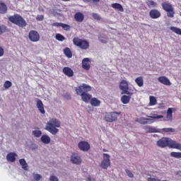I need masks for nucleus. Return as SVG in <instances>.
I'll list each match as a JSON object with an SVG mask.
<instances>
[{
	"label": "nucleus",
	"mask_w": 181,
	"mask_h": 181,
	"mask_svg": "<svg viewBox=\"0 0 181 181\" xmlns=\"http://www.w3.org/2000/svg\"><path fill=\"white\" fill-rule=\"evenodd\" d=\"M91 86L86 83H83L81 86H77L75 91L77 95H81V100L83 101V103L88 104L92 98V95L88 93L89 91H91Z\"/></svg>",
	"instance_id": "nucleus-1"
},
{
	"label": "nucleus",
	"mask_w": 181,
	"mask_h": 181,
	"mask_svg": "<svg viewBox=\"0 0 181 181\" xmlns=\"http://www.w3.org/2000/svg\"><path fill=\"white\" fill-rule=\"evenodd\" d=\"M157 146L159 148H171L172 149H178V151H181V144L177 141H175L169 138L163 137L157 141Z\"/></svg>",
	"instance_id": "nucleus-2"
},
{
	"label": "nucleus",
	"mask_w": 181,
	"mask_h": 181,
	"mask_svg": "<svg viewBox=\"0 0 181 181\" xmlns=\"http://www.w3.org/2000/svg\"><path fill=\"white\" fill-rule=\"evenodd\" d=\"M57 128H60V121L56 118L51 119L45 126L46 131L50 132L52 135H56L59 132V129Z\"/></svg>",
	"instance_id": "nucleus-3"
},
{
	"label": "nucleus",
	"mask_w": 181,
	"mask_h": 181,
	"mask_svg": "<svg viewBox=\"0 0 181 181\" xmlns=\"http://www.w3.org/2000/svg\"><path fill=\"white\" fill-rule=\"evenodd\" d=\"M8 21L19 28H25L28 25L25 18L18 13L8 17Z\"/></svg>",
	"instance_id": "nucleus-4"
},
{
	"label": "nucleus",
	"mask_w": 181,
	"mask_h": 181,
	"mask_svg": "<svg viewBox=\"0 0 181 181\" xmlns=\"http://www.w3.org/2000/svg\"><path fill=\"white\" fill-rule=\"evenodd\" d=\"M74 46L79 47L81 50H87L90 47V43L86 40L81 39L78 37L73 39Z\"/></svg>",
	"instance_id": "nucleus-5"
},
{
	"label": "nucleus",
	"mask_w": 181,
	"mask_h": 181,
	"mask_svg": "<svg viewBox=\"0 0 181 181\" xmlns=\"http://www.w3.org/2000/svg\"><path fill=\"white\" fill-rule=\"evenodd\" d=\"M161 6L163 11H165V12H167V16L168 18L175 17V9L173 8V6H172L170 3L168 1H164L161 4Z\"/></svg>",
	"instance_id": "nucleus-6"
},
{
	"label": "nucleus",
	"mask_w": 181,
	"mask_h": 181,
	"mask_svg": "<svg viewBox=\"0 0 181 181\" xmlns=\"http://www.w3.org/2000/svg\"><path fill=\"white\" fill-rule=\"evenodd\" d=\"M119 115H121V112H106L104 119L106 122H116V121H118V116Z\"/></svg>",
	"instance_id": "nucleus-7"
},
{
	"label": "nucleus",
	"mask_w": 181,
	"mask_h": 181,
	"mask_svg": "<svg viewBox=\"0 0 181 181\" xmlns=\"http://www.w3.org/2000/svg\"><path fill=\"white\" fill-rule=\"evenodd\" d=\"M103 160H102L100 166L102 168V169H108L109 166H111V160H110V158L111 156L110 154L107 153H103Z\"/></svg>",
	"instance_id": "nucleus-8"
},
{
	"label": "nucleus",
	"mask_w": 181,
	"mask_h": 181,
	"mask_svg": "<svg viewBox=\"0 0 181 181\" xmlns=\"http://www.w3.org/2000/svg\"><path fill=\"white\" fill-rule=\"evenodd\" d=\"M120 90H122V94H127V95H132V93L128 90L129 89V86L128 85V82L125 80H122L119 86Z\"/></svg>",
	"instance_id": "nucleus-9"
},
{
	"label": "nucleus",
	"mask_w": 181,
	"mask_h": 181,
	"mask_svg": "<svg viewBox=\"0 0 181 181\" xmlns=\"http://www.w3.org/2000/svg\"><path fill=\"white\" fill-rule=\"evenodd\" d=\"M28 38L30 42H39V40H40V35L37 31L33 30L29 32Z\"/></svg>",
	"instance_id": "nucleus-10"
},
{
	"label": "nucleus",
	"mask_w": 181,
	"mask_h": 181,
	"mask_svg": "<svg viewBox=\"0 0 181 181\" xmlns=\"http://www.w3.org/2000/svg\"><path fill=\"white\" fill-rule=\"evenodd\" d=\"M162 118H163V115H159L156 114H153L151 116L147 115L146 124H153V122H155L154 119H160Z\"/></svg>",
	"instance_id": "nucleus-11"
},
{
	"label": "nucleus",
	"mask_w": 181,
	"mask_h": 181,
	"mask_svg": "<svg viewBox=\"0 0 181 181\" xmlns=\"http://www.w3.org/2000/svg\"><path fill=\"white\" fill-rule=\"evenodd\" d=\"M78 146L81 151L83 152H87L90 151V144L86 141H80L78 144Z\"/></svg>",
	"instance_id": "nucleus-12"
},
{
	"label": "nucleus",
	"mask_w": 181,
	"mask_h": 181,
	"mask_svg": "<svg viewBox=\"0 0 181 181\" xmlns=\"http://www.w3.org/2000/svg\"><path fill=\"white\" fill-rule=\"evenodd\" d=\"M91 61L90 60V58H84L82 60V67L84 70H90V68L91 67L90 65Z\"/></svg>",
	"instance_id": "nucleus-13"
},
{
	"label": "nucleus",
	"mask_w": 181,
	"mask_h": 181,
	"mask_svg": "<svg viewBox=\"0 0 181 181\" xmlns=\"http://www.w3.org/2000/svg\"><path fill=\"white\" fill-rule=\"evenodd\" d=\"M71 160L72 163H75V165H80L81 163V158L77 153H73L71 157Z\"/></svg>",
	"instance_id": "nucleus-14"
},
{
	"label": "nucleus",
	"mask_w": 181,
	"mask_h": 181,
	"mask_svg": "<svg viewBox=\"0 0 181 181\" xmlns=\"http://www.w3.org/2000/svg\"><path fill=\"white\" fill-rule=\"evenodd\" d=\"M149 16L151 19H158V18H160V11L157 9H153L150 11Z\"/></svg>",
	"instance_id": "nucleus-15"
},
{
	"label": "nucleus",
	"mask_w": 181,
	"mask_h": 181,
	"mask_svg": "<svg viewBox=\"0 0 181 181\" xmlns=\"http://www.w3.org/2000/svg\"><path fill=\"white\" fill-rule=\"evenodd\" d=\"M62 71L67 77H73L74 76V71L70 67L65 66L63 68Z\"/></svg>",
	"instance_id": "nucleus-16"
},
{
	"label": "nucleus",
	"mask_w": 181,
	"mask_h": 181,
	"mask_svg": "<svg viewBox=\"0 0 181 181\" xmlns=\"http://www.w3.org/2000/svg\"><path fill=\"white\" fill-rule=\"evenodd\" d=\"M158 81L164 86H170L172 84L169 78H168L166 76H160L158 78Z\"/></svg>",
	"instance_id": "nucleus-17"
},
{
	"label": "nucleus",
	"mask_w": 181,
	"mask_h": 181,
	"mask_svg": "<svg viewBox=\"0 0 181 181\" xmlns=\"http://www.w3.org/2000/svg\"><path fill=\"white\" fill-rule=\"evenodd\" d=\"M37 108H38V111L41 114H46V111L45 110V105H43V102L40 100L37 101Z\"/></svg>",
	"instance_id": "nucleus-18"
},
{
	"label": "nucleus",
	"mask_w": 181,
	"mask_h": 181,
	"mask_svg": "<svg viewBox=\"0 0 181 181\" xmlns=\"http://www.w3.org/2000/svg\"><path fill=\"white\" fill-rule=\"evenodd\" d=\"M175 111H176V108H172V107H169L167 110V115H166V118L168 119V121H172L173 116V112H175Z\"/></svg>",
	"instance_id": "nucleus-19"
},
{
	"label": "nucleus",
	"mask_w": 181,
	"mask_h": 181,
	"mask_svg": "<svg viewBox=\"0 0 181 181\" xmlns=\"http://www.w3.org/2000/svg\"><path fill=\"white\" fill-rule=\"evenodd\" d=\"M16 156H18V154L16 153H8L6 156V160L8 162H15L16 160Z\"/></svg>",
	"instance_id": "nucleus-20"
},
{
	"label": "nucleus",
	"mask_w": 181,
	"mask_h": 181,
	"mask_svg": "<svg viewBox=\"0 0 181 181\" xmlns=\"http://www.w3.org/2000/svg\"><path fill=\"white\" fill-rule=\"evenodd\" d=\"M144 129L146 130V134H152V133H156L159 132V130L151 126H146L144 127Z\"/></svg>",
	"instance_id": "nucleus-21"
},
{
	"label": "nucleus",
	"mask_w": 181,
	"mask_h": 181,
	"mask_svg": "<svg viewBox=\"0 0 181 181\" xmlns=\"http://www.w3.org/2000/svg\"><path fill=\"white\" fill-rule=\"evenodd\" d=\"M89 103H90V105H92L93 107H100L101 104V101L96 98H90Z\"/></svg>",
	"instance_id": "nucleus-22"
},
{
	"label": "nucleus",
	"mask_w": 181,
	"mask_h": 181,
	"mask_svg": "<svg viewBox=\"0 0 181 181\" xmlns=\"http://www.w3.org/2000/svg\"><path fill=\"white\" fill-rule=\"evenodd\" d=\"M74 19L76 22H83V21H84V14L77 12L74 15Z\"/></svg>",
	"instance_id": "nucleus-23"
},
{
	"label": "nucleus",
	"mask_w": 181,
	"mask_h": 181,
	"mask_svg": "<svg viewBox=\"0 0 181 181\" xmlns=\"http://www.w3.org/2000/svg\"><path fill=\"white\" fill-rule=\"evenodd\" d=\"M132 97V95H122L121 98V101L122 104H128L129 101H131V98Z\"/></svg>",
	"instance_id": "nucleus-24"
},
{
	"label": "nucleus",
	"mask_w": 181,
	"mask_h": 181,
	"mask_svg": "<svg viewBox=\"0 0 181 181\" xmlns=\"http://www.w3.org/2000/svg\"><path fill=\"white\" fill-rule=\"evenodd\" d=\"M8 12V6L5 3H0V13L2 15Z\"/></svg>",
	"instance_id": "nucleus-25"
},
{
	"label": "nucleus",
	"mask_w": 181,
	"mask_h": 181,
	"mask_svg": "<svg viewBox=\"0 0 181 181\" xmlns=\"http://www.w3.org/2000/svg\"><path fill=\"white\" fill-rule=\"evenodd\" d=\"M112 8L114 9H117L119 12H124V7H122V5L118 4V3H114L112 4Z\"/></svg>",
	"instance_id": "nucleus-26"
},
{
	"label": "nucleus",
	"mask_w": 181,
	"mask_h": 181,
	"mask_svg": "<svg viewBox=\"0 0 181 181\" xmlns=\"http://www.w3.org/2000/svg\"><path fill=\"white\" fill-rule=\"evenodd\" d=\"M64 54H65V56H66V57H68L69 59H71V57H73V53L71 52V50L70 49V48L66 47L64 49Z\"/></svg>",
	"instance_id": "nucleus-27"
},
{
	"label": "nucleus",
	"mask_w": 181,
	"mask_h": 181,
	"mask_svg": "<svg viewBox=\"0 0 181 181\" xmlns=\"http://www.w3.org/2000/svg\"><path fill=\"white\" fill-rule=\"evenodd\" d=\"M135 83L139 87H142L144 86V77L139 76L135 79Z\"/></svg>",
	"instance_id": "nucleus-28"
},
{
	"label": "nucleus",
	"mask_w": 181,
	"mask_h": 181,
	"mask_svg": "<svg viewBox=\"0 0 181 181\" xmlns=\"http://www.w3.org/2000/svg\"><path fill=\"white\" fill-rule=\"evenodd\" d=\"M41 141L43 144H50V137L47 135H42L41 136Z\"/></svg>",
	"instance_id": "nucleus-29"
},
{
	"label": "nucleus",
	"mask_w": 181,
	"mask_h": 181,
	"mask_svg": "<svg viewBox=\"0 0 181 181\" xmlns=\"http://www.w3.org/2000/svg\"><path fill=\"white\" fill-rule=\"evenodd\" d=\"M19 162L23 169H24V170H28V163H26V160L24 158H21L19 160Z\"/></svg>",
	"instance_id": "nucleus-30"
},
{
	"label": "nucleus",
	"mask_w": 181,
	"mask_h": 181,
	"mask_svg": "<svg viewBox=\"0 0 181 181\" xmlns=\"http://www.w3.org/2000/svg\"><path fill=\"white\" fill-rule=\"evenodd\" d=\"M149 100V105L153 106L158 104V100H156V98L155 96H150Z\"/></svg>",
	"instance_id": "nucleus-31"
},
{
	"label": "nucleus",
	"mask_w": 181,
	"mask_h": 181,
	"mask_svg": "<svg viewBox=\"0 0 181 181\" xmlns=\"http://www.w3.org/2000/svg\"><path fill=\"white\" fill-rule=\"evenodd\" d=\"M170 30L172 32H174V33H176V35H180V36H181V29L180 28L172 26L170 28Z\"/></svg>",
	"instance_id": "nucleus-32"
},
{
	"label": "nucleus",
	"mask_w": 181,
	"mask_h": 181,
	"mask_svg": "<svg viewBox=\"0 0 181 181\" xmlns=\"http://www.w3.org/2000/svg\"><path fill=\"white\" fill-rule=\"evenodd\" d=\"M146 5L148 6V8H155L158 4L152 0H148L146 1Z\"/></svg>",
	"instance_id": "nucleus-33"
},
{
	"label": "nucleus",
	"mask_w": 181,
	"mask_h": 181,
	"mask_svg": "<svg viewBox=\"0 0 181 181\" xmlns=\"http://www.w3.org/2000/svg\"><path fill=\"white\" fill-rule=\"evenodd\" d=\"M55 39L59 42H63L64 40H66V37H64L63 35L59 33L56 34Z\"/></svg>",
	"instance_id": "nucleus-34"
},
{
	"label": "nucleus",
	"mask_w": 181,
	"mask_h": 181,
	"mask_svg": "<svg viewBox=\"0 0 181 181\" xmlns=\"http://www.w3.org/2000/svg\"><path fill=\"white\" fill-rule=\"evenodd\" d=\"M4 87L6 88V90H8V88H11L12 87V82L10 81H6L4 83Z\"/></svg>",
	"instance_id": "nucleus-35"
},
{
	"label": "nucleus",
	"mask_w": 181,
	"mask_h": 181,
	"mask_svg": "<svg viewBox=\"0 0 181 181\" xmlns=\"http://www.w3.org/2000/svg\"><path fill=\"white\" fill-rule=\"evenodd\" d=\"M33 135L36 138H40V136H42V132L40 130H34L33 132Z\"/></svg>",
	"instance_id": "nucleus-36"
},
{
	"label": "nucleus",
	"mask_w": 181,
	"mask_h": 181,
	"mask_svg": "<svg viewBox=\"0 0 181 181\" xmlns=\"http://www.w3.org/2000/svg\"><path fill=\"white\" fill-rule=\"evenodd\" d=\"M146 117H140L138 119L137 122H139V124H141L142 125H146Z\"/></svg>",
	"instance_id": "nucleus-37"
},
{
	"label": "nucleus",
	"mask_w": 181,
	"mask_h": 181,
	"mask_svg": "<svg viewBox=\"0 0 181 181\" xmlns=\"http://www.w3.org/2000/svg\"><path fill=\"white\" fill-rule=\"evenodd\" d=\"M170 156L172 158H181V153L180 152H171L170 153Z\"/></svg>",
	"instance_id": "nucleus-38"
},
{
	"label": "nucleus",
	"mask_w": 181,
	"mask_h": 181,
	"mask_svg": "<svg viewBox=\"0 0 181 181\" xmlns=\"http://www.w3.org/2000/svg\"><path fill=\"white\" fill-rule=\"evenodd\" d=\"M61 28H62V29L64 30H66V32H69L70 30V25H67V24H64L62 23Z\"/></svg>",
	"instance_id": "nucleus-39"
},
{
	"label": "nucleus",
	"mask_w": 181,
	"mask_h": 181,
	"mask_svg": "<svg viewBox=\"0 0 181 181\" xmlns=\"http://www.w3.org/2000/svg\"><path fill=\"white\" fill-rule=\"evenodd\" d=\"M162 132L169 134L170 132H175V129H173L172 128H163V129H162Z\"/></svg>",
	"instance_id": "nucleus-40"
},
{
	"label": "nucleus",
	"mask_w": 181,
	"mask_h": 181,
	"mask_svg": "<svg viewBox=\"0 0 181 181\" xmlns=\"http://www.w3.org/2000/svg\"><path fill=\"white\" fill-rule=\"evenodd\" d=\"M92 16L96 21H101V17L100 16V15H98L97 13H92Z\"/></svg>",
	"instance_id": "nucleus-41"
},
{
	"label": "nucleus",
	"mask_w": 181,
	"mask_h": 181,
	"mask_svg": "<svg viewBox=\"0 0 181 181\" xmlns=\"http://www.w3.org/2000/svg\"><path fill=\"white\" fill-rule=\"evenodd\" d=\"M125 172H126L127 176H129V177H132V178L134 177V174L132 173V172H131V170L126 169Z\"/></svg>",
	"instance_id": "nucleus-42"
},
{
	"label": "nucleus",
	"mask_w": 181,
	"mask_h": 181,
	"mask_svg": "<svg viewBox=\"0 0 181 181\" xmlns=\"http://www.w3.org/2000/svg\"><path fill=\"white\" fill-rule=\"evenodd\" d=\"M33 177L36 181H39L42 179V177L39 174H33Z\"/></svg>",
	"instance_id": "nucleus-43"
},
{
	"label": "nucleus",
	"mask_w": 181,
	"mask_h": 181,
	"mask_svg": "<svg viewBox=\"0 0 181 181\" xmlns=\"http://www.w3.org/2000/svg\"><path fill=\"white\" fill-rule=\"evenodd\" d=\"M6 30V27L5 25H0V35H2Z\"/></svg>",
	"instance_id": "nucleus-44"
},
{
	"label": "nucleus",
	"mask_w": 181,
	"mask_h": 181,
	"mask_svg": "<svg viewBox=\"0 0 181 181\" xmlns=\"http://www.w3.org/2000/svg\"><path fill=\"white\" fill-rule=\"evenodd\" d=\"M62 23H54L52 24V26L55 28H62Z\"/></svg>",
	"instance_id": "nucleus-45"
},
{
	"label": "nucleus",
	"mask_w": 181,
	"mask_h": 181,
	"mask_svg": "<svg viewBox=\"0 0 181 181\" xmlns=\"http://www.w3.org/2000/svg\"><path fill=\"white\" fill-rule=\"evenodd\" d=\"M99 40H100V42H101V43H107V40L106 37L100 36L99 37Z\"/></svg>",
	"instance_id": "nucleus-46"
},
{
	"label": "nucleus",
	"mask_w": 181,
	"mask_h": 181,
	"mask_svg": "<svg viewBox=\"0 0 181 181\" xmlns=\"http://www.w3.org/2000/svg\"><path fill=\"white\" fill-rule=\"evenodd\" d=\"M49 181H59V178H57V177H56L54 175H52L49 177Z\"/></svg>",
	"instance_id": "nucleus-47"
},
{
	"label": "nucleus",
	"mask_w": 181,
	"mask_h": 181,
	"mask_svg": "<svg viewBox=\"0 0 181 181\" xmlns=\"http://www.w3.org/2000/svg\"><path fill=\"white\" fill-rule=\"evenodd\" d=\"M43 19H45V16H43V15H38L36 17L37 21H43Z\"/></svg>",
	"instance_id": "nucleus-48"
},
{
	"label": "nucleus",
	"mask_w": 181,
	"mask_h": 181,
	"mask_svg": "<svg viewBox=\"0 0 181 181\" xmlns=\"http://www.w3.org/2000/svg\"><path fill=\"white\" fill-rule=\"evenodd\" d=\"M5 54V51L4 50V48L2 47H0V57H2Z\"/></svg>",
	"instance_id": "nucleus-49"
},
{
	"label": "nucleus",
	"mask_w": 181,
	"mask_h": 181,
	"mask_svg": "<svg viewBox=\"0 0 181 181\" xmlns=\"http://www.w3.org/2000/svg\"><path fill=\"white\" fill-rule=\"evenodd\" d=\"M148 181H160V180L158 178L149 177V178H148Z\"/></svg>",
	"instance_id": "nucleus-50"
},
{
	"label": "nucleus",
	"mask_w": 181,
	"mask_h": 181,
	"mask_svg": "<svg viewBox=\"0 0 181 181\" xmlns=\"http://www.w3.org/2000/svg\"><path fill=\"white\" fill-rule=\"evenodd\" d=\"M88 181H95V178L89 176L87 179Z\"/></svg>",
	"instance_id": "nucleus-51"
},
{
	"label": "nucleus",
	"mask_w": 181,
	"mask_h": 181,
	"mask_svg": "<svg viewBox=\"0 0 181 181\" xmlns=\"http://www.w3.org/2000/svg\"><path fill=\"white\" fill-rule=\"evenodd\" d=\"M103 152H108V151L105 148H103Z\"/></svg>",
	"instance_id": "nucleus-52"
},
{
	"label": "nucleus",
	"mask_w": 181,
	"mask_h": 181,
	"mask_svg": "<svg viewBox=\"0 0 181 181\" xmlns=\"http://www.w3.org/2000/svg\"><path fill=\"white\" fill-rule=\"evenodd\" d=\"M62 1H64V2H67V1H69L70 0H62Z\"/></svg>",
	"instance_id": "nucleus-53"
}]
</instances>
